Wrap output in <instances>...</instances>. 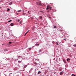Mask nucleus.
I'll list each match as a JSON object with an SVG mask.
<instances>
[{
    "mask_svg": "<svg viewBox=\"0 0 76 76\" xmlns=\"http://www.w3.org/2000/svg\"><path fill=\"white\" fill-rule=\"evenodd\" d=\"M38 5H39V6H41L42 5V4L39 3V2H38Z\"/></svg>",
    "mask_w": 76,
    "mask_h": 76,
    "instance_id": "f257e3e1",
    "label": "nucleus"
},
{
    "mask_svg": "<svg viewBox=\"0 0 76 76\" xmlns=\"http://www.w3.org/2000/svg\"><path fill=\"white\" fill-rule=\"evenodd\" d=\"M48 7L50 8V10H51V9H52V7H50V6H48Z\"/></svg>",
    "mask_w": 76,
    "mask_h": 76,
    "instance_id": "f03ea898",
    "label": "nucleus"
},
{
    "mask_svg": "<svg viewBox=\"0 0 76 76\" xmlns=\"http://www.w3.org/2000/svg\"><path fill=\"white\" fill-rule=\"evenodd\" d=\"M63 72H62L60 73V75H61L63 74Z\"/></svg>",
    "mask_w": 76,
    "mask_h": 76,
    "instance_id": "7ed1b4c3",
    "label": "nucleus"
},
{
    "mask_svg": "<svg viewBox=\"0 0 76 76\" xmlns=\"http://www.w3.org/2000/svg\"><path fill=\"white\" fill-rule=\"evenodd\" d=\"M40 73H41V72L39 71L38 72L37 74H40Z\"/></svg>",
    "mask_w": 76,
    "mask_h": 76,
    "instance_id": "20e7f679",
    "label": "nucleus"
},
{
    "mask_svg": "<svg viewBox=\"0 0 76 76\" xmlns=\"http://www.w3.org/2000/svg\"><path fill=\"white\" fill-rule=\"evenodd\" d=\"M63 61L64 63H66V60H65V59H63Z\"/></svg>",
    "mask_w": 76,
    "mask_h": 76,
    "instance_id": "39448f33",
    "label": "nucleus"
},
{
    "mask_svg": "<svg viewBox=\"0 0 76 76\" xmlns=\"http://www.w3.org/2000/svg\"><path fill=\"white\" fill-rule=\"evenodd\" d=\"M10 25L11 26H13V23H11L10 24Z\"/></svg>",
    "mask_w": 76,
    "mask_h": 76,
    "instance_id": "423d86ee",
    "label": "nucleus"
},
{
    "mask_svg": "<svg viewBox=\"0 0 76 76\" xmlns=\"http://www.w3.org/2000/svg\"><path fill=\"white\" fill-rule=\"evenodd\" d=\"M21 62V61H18V63H22Z\"/></svg>",
    "mask_w": 76,
    "mask_h": 76,
    "instance_id": "0eeeda50",
    "label": "nucleus"
},
{
    "mask_svg": "<svg viewBox=\"0 0 76 76\" xmlns=\"http://www.w3.org/2000/svg\"><path fill=\"white\" fill-rule=\"evenodd\" d=\"M42 51L41 50V49H40L39 50V53H41V52Z\"/></svg>",
    "mask_w": 76,
    "mask_h": 76,
    "instance_id": "6e6552de",
    "label": "nucleus"
},
{
    "mask_svg": "<svg viewBox=\"0 0 76 76\" xmlns=\"http://www.w3.org/2000/svg\"><path fill=\"white\" fill-rule=\"evenodd\" d=\"M39 18L40 19H42V16H39Z\"/></svg>",
    "mask_w": 76,
    "mask_h": 76,
    "instance_id": "1a4fd4ad",
    "label": "nucleus"
},
{
    "mask_svg": "<svg viewBox=\"0 0 76 76\" xmlns=\"http://www.w3.org/2000/svg\"><path fill=\"white\" fill-rule=\"evenodd\" d=\"M28 32V31H27L26 33L25 34V35H24V36L26 35V34H27V33Z\"/></svg>",
    "mask_w": 76,
    "mask_h": 76,
    "instance_id": "9d476101",
    "label": "nucleus"
},
{
    "mask_svg": "<svg viewBox=\"0 0 76 76\" xmlns=\"http://www.w3.org/2000/svg\"><path fill=\"white\" fill-rule=\"evenodd\" d=\"M10 10V9L9 8L7 9V11H9Z\"/></svg>",
    "mask_w": 76,
    "mask_h": 76,
    "instance_id": "9b49d317",
    "label": "nucleus"
},
{
    "mask_svg": "<svg viewBox=\"0 0 76 76\" xmlns=\"http://www.w3.org/2000/svg\"><path fill=\"white\" fill-rule=\"evenodd\" d=\"M69 60H70V59L69 58H67L66 60L67 61H69Z\"/></svg>",
    "mask_w": 76,
    "mask_h": 76,
    "instance_id": "f8f14e48",
    "label": "nucleus"
},
{
    "mask_svg": "<svg viewBox=\"0 0 76 76\" xmlns=\"http://www.w3.org/2000/svg\"><path fill=\"white\" fill-rule=\"evenodd\" d=\"M27 65H25V66H24V68H26V67H27Z\"/></svg>",
    "mask_w": 76,
    "mask_h": 76,
    "instance_id": "ddd939ff",
    "label": "nucleus"
},
{
    "mask_svg": "<svg viewBox=\"0 0 76 76\" xmlns=\"http://www.w3.org/2000/svg\"><path fill=\"white\" fill-rule=\"evenodd\" d=\"M47 8H46L47 9H49V7H48V6H47Z\"/></svg>",
    "mask_w": 76,
    "mask_h": 76,
    "instance_id": "4468645a",
    "label": "nucleus"
},
{
    "mask_svg": "<svg viewBox=\"0 0 76 76\" xmlns=\"http://www.w3.org/2000/svg\"><path fill=\"white\" fill-rule=\"evenodd\" d=\"M39 44H38L36 45H37V46H39Z\"/></svg>",
    "mask_w": 76,
    "mask_h": 76,
    "instance_id": "2eb2a0df",
    "label": "nucleus"
},
{
    "mask_svg": "<svg viewBox=\"0 0 76 76\" xmlns=\"http://www.w3.org/2000/svg\"><path fill=\"white\" fill-rule=\"evenodd\" d=\"M17 12H21V10H18V11H17Z\"/></svg>",
    "mask_w": 76,
    "mask_h": 76,
    "instance_id": "dca6fc26",
    "label": "nucleus"
},
{
    "mask_svg": "<svg viewBox=\"0 0 76 76\" xmlns=\"http://www.w3.org/2000/svg\"><path fill=\"white\" fill-rule=\"evenodd\" d=\"M34 64H35V65H37V64H37V62H35L34 63Z\"/></svg>",
    "mask_w": 76,
    "mask_h": 76,
    "instance_id": "f3484780",
    "label": "nucleus"
},
{
    "mask_svg": "<svg viewBox=\"0 0 76 76\" xmlns=\"http://www.w3.org/2000/svg\"><path fill=\"white\" fill-rule=\"evenodd\" d=\"M54 28H57V27L56 26H54Z\"/></svg>",
    "mask_w": 76,
    "mask_h": 76,
    "instance_id": "a211bd4d",
    "label": "nucleus"
},
{
    "mask_svg": "<svg viewBox=\"0 0 76 76\" xmlns=\"http://www.w3.org/2000/svg\"><path fill=\"white\" fill-rule=\"evenodd\" d=\"M9 43L10 44H12V42H9Z\"/></svg>",
    "mask_w": 76,
    "mask_h": 76,
    "instance_id": "6ab92c4d",
    "label": "nucleus"
},
{
    "mask_svg": "<svg viewBox=\"0 0 76 76\" xmlns=\"http://www.w3.org/2000/svg\"><path fill=\"white\" fill-rule=\"evenodd\" d=\"M12 4V2H11L9 4H10V5H11V4Z\"/></svg>",
    "mask_w": 76,
    "mask_h": 76,
    "instance_id": "aec40b11",
    "label": "nucleus"
},
{
    "mask_svg": "<svg viewBox=\"0 0 76 76\" xmlns=\"http://www.w3.org/2000/svg\"><path fill=\"white\" fill-rule=\"evenodd\" d=\"M39 12H41L42 13H44V12H43L42 11H40Z\"/></svg>",
    "mask_w": 76,
    "mask_h": 76,
    "instance_id": "412c9836",
    "label": "nucleus"
},
{
    "mask_svg": "<svg viewBox=\"0 0 76 76\" xmlns=\"http://www.w3.org/2000/svg\"><path fill=\"white\" fill-rule=\"evenodd\" d=\"M12 22V20H9V21H8V22Z\"/></svg>",
    "mask_w": 76,
    "mask_h": 76,
    "instance_id": "4be33fe9",
    "label": "nucleus"
},
{
    "mask_svg": "<svg viewBox=\"0 0 76 76\" xmlns=\"http://www.w3.org/2000/svg\"><path fill=\"white\" fill-rule=\"evenodd\" d=\"M32 70H33V68H31L30 70V71H32Z\"/></svg>",
    "mask_w": 76,
    "mask_h": 76,
    "instance_id": "5701e85b",
    "label": "nucleus"
},
{
    "mask_svg": "<svg viewBox=\"0 0 76 76\" xmlns=\"http://www.w3.org/2000/svg\"><path fill=\"white\" fill-rule=\"evenodd\" d=\"M31 48H29V50H31Z\"/></svg>",
    "mask_w": 76,
    "mask_h": 76,
    "instance_id": "b1692460",
    "label": "nucleus"
},
{
    "mask_svg": "<svg viewBox=\"0 0 76 76\" xmlns=\"http://www.w3.org/2000/svg\"><path fill=\"white\" fill-rule=\"evenodd\" d=\"M56 45H58V44L57 43V42H56Z\"/></svg>",
    "mask_w": 76,
    "mask_h": 76,
    "instance_id": "393cba45",
    "label": "nucleus"
},
{
    "mask_svg": "<svg viewBox=\"0 0 76 76\" xmlns=\"http://www.w3.org/2000/svg\"><path fill=\"white\" fill-rule=\"evenodd\" d=\"M18 22H19V21H20V20L18 19Z\"/></svg>",
    "mask_w": 76,
    "mask_h": 76,
    "instance_id": "a878e982",
    "label": "nucleus"
},
{
    "mask_svg": "<svg viewBox=\"0 0 76 76\" xmlns=\"http://www.w3.org/2000/svg\"><path fill=\"white\" fill-rule=\"evenodd\" d=\"M64 40H65V41H66L67 40L66 39H64Z\"/></svg>",
    "mask_w": 76,
    "mask_h": 76,
    "instance_id": "bb28decb",
    "label": "nucleus"
},
{
    "mask_svg": "<svg viewBox=\"0 0 76 76\" xmlns=\"http://www.w3.org/2000/svg\"><path fill=\"white\" fill-rule=\"evenodd\" d=\"M20 24L22 23L21 22V21H20Z\"/></svg>",
    "mask_w": 76,
    "mask_h": 76,
    "instance_id": "cd10ccee",
    "label": "nucleus"
},
{
    "mask_svg": "<svg viewBox=\"0 0 76 76\" xmlns=\"http://www.w3.org/2000/svg\"><path fill=\"white\" fill-rule=\"evenodd\" d=\"M6 60H8V59L7 58H6L5 59Z\"/></svg>",
    "mask_w": 76,
    "mask_h": 76,
    "instance_id": "c85d7f7f",
    "label": "nucleus"
},
{
    "mask_svg": "<svg viewBox=\"0 0 76 76\" xmlns=\"http://www.w3.org/2000/svg\"><path fill=\"white\" fill-rule=\"evenodd\" d=\"M20 58V56H19L18 57V58Z\"/></svg>",
    "mask_w": 76,
    "mask_h": 76,
    "instance_id": "c756f323",
    "label": "nucleus"
},
{
    "mask_svg": "<svg viewBox=\"0 0 76 76\" xmlns=\"http://www.w3.org/2000/svg\"><path fill=\"white\" fill-rule=\"evenodd\" d=\"M74 75V74H72V75H71V76H73Z\"/></svg>",
    "mask_w": 76,
    "mask_h": 76,
    "instance_id": "7c9ffc66",
    "label": "nucleus"
},
{
    "mask_svg": "<svg viewBox=\"0 0 76 76\" xmlns=\"http://www.w3.org/2000/svg\"><path fill=\"white\" fill-rule=\"evenodd\" d=\"M28 13H29V11H28Z\"/></svg>",
    "mask_w": 76,
    "mask_h": 76,
    "instance_id": "2f4dec72",
    "label": "nucleus"
},
{
    "mask_svg": "<svg viewBox=\"0 0 76 76\" xmlns=\"http://www.w3.org/2000/svg\"><path fill=\"white\" fill-rule=\"evenodd\" d=\"M73 76H76V75H73Z\"/></svg>",
    "mask_w": 76,
    "mask_h": 76,
    "instance_id": "473e14b6",
    "label": "nucleus"
},
{
    "mask_svg": "<svg viewBox=\"0 0 76 76\" xmlns=\"http://www.w3.org/2000/svg\"><path fill=\"white\" fill-rule=\"evenodd\" d=\"M29 30H28V32H29Z\"/></svg>",
    "mask_w": 76,
    "mask_h": 76,
    "instance_id": "72a5a7b5",
    "label": "nucleus"
},
{
    "mask_svg": "<svg viewBox=\"0 0 76 76\" xmlns=\"http://www.w3.org/2000/svg\"><path fill=\"white\" fill-rule=\"evenodd\" d=\"M11 74H12V73H11Z\"/></svg>",
    "mask_w": 76,
    "mask_h": 76,
    "instance_id": "f704fd0d",
    "label": "nucleus"
},
{
    "mask_svg": "<svg viewBox=\"0 0 76 76\" xmlns=\"http://www.w3.org/2000/svg\"><path fill=\"white\" fill-rule=\"evenodd\" d=\"M38 43V42H37V43Z\"/></svg>",
    "mask_w": 76,
    "mask_h": 76,
    "instance_id": "c9c22d12",
    "label": "nucleus"
},
{
    "mask_svg": "<svg viewBox=\"0 0 76 76\" xmlns=\"http://www.w3.org/2000/svg\"><path fill=\"white\" fill-rule=\"evenodd\" d=\"M2 45H3V44H2Z\"/></svg>",
    "mask_w": 76,
    "mask_h": 76,
    "instance_id": "e433bc0d",
    "label": "nucleus"
},
{
    "mask_svg": "<svg viewBox=\"0 0 76 76\" xmlns=\"http://www.w3.org/2000/svg\"><path fill=\"white\" fill-rule=\"evenodd\" d=\"M17 14V15H18V13Z\"/></svg>",
    "mask_w": 76,
    "mask_h": 76,
    "instance_id": "4c0bfd02",
    "label": "nucleus"
}]
</instances>
